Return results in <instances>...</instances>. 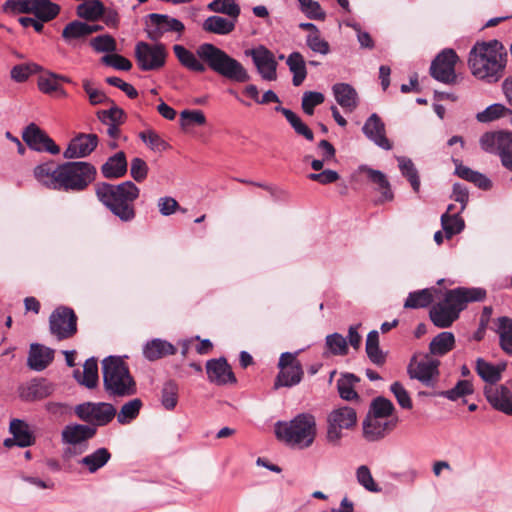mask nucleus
I'll return each instance as SVG.
<instances>
[{"label":"nucleus","instance_id":"64","mask_svg":"<svg viewBox=\"0 0 512 512\" xmlns=\"http://www.w3.org/2000/svg\"><path fill=\"white\" fill-rule=\"evenodd\" d=\"M140 137L152 150L161 151L167 147L166 142L153 130L142 132Z\"/></svg>","mask_w":512,"mask_h":512},{"label":"nucleus","instance_id":"50","mask_svg":"<svg viewBox=\"0 0 512 512\" xmlns=\"http://www.w3.org/2000/svg\"><path fill=\"white\" fill-rule=\"evenodd\" d=\"M87 36H89L88 24L80 21L68 23L62 31V37L67 42L84 39Z\"/></svg>","mask_w":512,"mask_h":512},{"label":"nucleus","instance_id":"58","mask_svg":"<svg viewBox=\"0 0 512 512\" xmlns=\"http://www.w3.org/2000/svg\"><path fill=\"white\" fill-rule=\"evenodd\" d=\"M325 100L321 92L307 91L302 97V109L307 115H313L314 108L322 104Z\"/></svg>","mask_w":512,"mask_h":512},{"label":"nucleus","instance_id":"31","mask_svg":"<svg viewBox=\"0 0 512 512\" xmlns=\"http://www.w3.org/2000/svg\"><path fill=\"white\" fill-rule=\"evenodd\" d=\"M143 353L148 360L154 361L164 356L175 354L176 348L165 340L154 339L145 345Z\"/></svg>","mask_w":512,"mask_h":512},{"label":"nucleus","instance_id":"7","mask_svg":"<svg viewBox=\"0 0 512 512\" xmlns=\"http://www.w3.org/2000/svg\"><path fill=\"white\" fill-rule=\"evenodd\" d=\"M96 169L88 162H66L59 165L58 190L82 191L95 178Z\"/></svg>","mask_w":512,"mask_h":512},{"label":"nucleus","instance_id":"60","mask_svg":"<svg viewBox=\"0 0 512 512\" xmlns=\"http://www.w3.org/2000/svg\"><path fill=\"white\" fill-rule=\"evenodd\" d=\"M506 108L501 104H492L476 116L477 120L482 123L494 121L505 115Z\"/></svg>","mask_w":512,"mask_h":512},{"label":"nucleus","instance_id":"11","mask_svg":"<svg viewBox=\"0 0 512 512\" xmlns=\"http://www.w3.org/2000/svg\"><path fill=\"white\" fill-rule=\"evenodd\" d=\"M481 148L488 152L498 154L503 166L512 170V133L511 132H487L480 138Z\"/></svg>","mask_w":512,"mask_h":512},{"label":"nucleus","instance_id":"4","mask_svg":"<svg viewBox=\"0 0 512 512\" xmlns=\"http://www.w3.org/2000/svg\"><path fill=\"white\" fill-rule=\"evenodd\" d=\"M486 291L482 288H456L449 290L444 300L435 304L430 309V319L439 328L450 327L459 317V313L466 307L467 303L482 301Z\"/></svg>","mask_w":512,"mask_h":512},{"label":"nucleus","instance_id":"5","mask_svg":"<svg viewBox=\"0 0 512 512\" xmlns=\"http://www.w3.org/2000/svg\"><path fill=\"white\" fill-rule=\"evenodd\" d=\"M275 434L290 447L308 448L317 434L315 416L311 413H300L290 421H278L275 424Z\"/></svg>","mask_w":512,"mask_h":512},{"label":"nucleus","instance_id":"40","mask_svg":"<svg viewBox=\"0 0 512 512\" xmlns=\"http://www.w3.org/2000/svg\"><path fill=\"white\" fill-rule=\"evenodd\" d=\"M366 353L371 362L376 365H383L386 360L384 352L379 347V333L372 330L366 339Z\"/></svg>","mask_w":512,"mask_h":512},{"label":"nucleus","instance_id":"59","mask_svg":"<svg viewBox=\"0 0 512 512\" xmlns=\"http://www.w3.org/2000/svg\"><path fill=\"white\" fill-rule=\"evenodd\" d=\"M306 45L313 52L321 55H327L330 52L329 43L321 37L320 32L309 33L306 36Z\"/></svg>","mask_w":512,"mask_h":512},{"label":"nucleus","instance_id":"62","mask_svg":"<svg viewBox=\"0 0 512 512\" xmlns=\"http://www.w3.org/2000/svg\"><path fill=\"white\" fill-rule=\"evenodd\" d=\"M390 391L395 396L398 404L404 409L412 408V400L405 389V387L400 382H394L390 386Z\"/></svg>","mask_w":512,"mask_h":512},{"label":"nucleus","instance_id":"54","mask_svg":"<svg viewBox=\"0 0 512 512\" xmlns=\"http://www.w3.org/2000/svg\"><path fill=\"white\" fill-rule=\"evenodd\" d=\"M393 411L394 405L390 400L384 397H377L372 401L368 414L383 418H393Z\"/></svg>","mask_w":512,"mask_h":512},{"label":"nucleus","instance_id":"29","mask_svg":"<svg viewBox=\"0 0 512 512\" xmlns=\"http://www.w3.org/2000/svg\"><path fill=\"white\" fill-rule=\"evenodd\" d=\"M236 22L237 19L234 18L226 19L221 16H210L204 20L202 28L209 33L228 35L235 29Z\"/></svg>","mask_w":512,"mask_h":512},{"label":"nucleus","instance_id":"39","mask_svg":"<svg viewBox=\"0 0 512 512\" xmlns=\"http://www.w3.org/2000/svg\"><path fill=\"white\" fill-rule=\"evenodd\" d=\"M51 392L52 388L46 381H32L22 389L21 397L28 401L38 400L46 398Z\"/></svg>","mask_w":512,"mask_h":512},{"label":"nucleus","instance_id":"22","mask_svg":"<svg viewBox=\"0 0 512 512\" xmlns=\"http://www.w3.org/2000/svg\"><path fill=\"white\" fill-rule=\"evenodd\" d=\"M364 135L378 147L384 150H391L392 143L386 137L385 124L381 118L373 113L362 127Z\"/></svg>","mask_w":512,"mask_h":512},{"label":"nucleus","instance_id":"3","mask_svg":"<svg viewBox=\"0 0 512 512\" xmlns=\"http://www.w3.org/2000/svg\"><path fill=\"white\" fill-rule=\"evenodd\" d=\"M506 51L497 40L476 43L469 54V67L472 74L489 82H496L505 68Z\"/></svg>","mask_w":512,"mask_h":512},{"label":"nucleus","instance_id":"20","mask_svg":"<svg viewBox=\"0 0 512 512\" xmlns=\"http://www.w3.org/2000/svg\"><path fill=\"white\" fill-rule=\"evenodd\" d=\"M98 145V136L96 134L79 133L73 137L63 156L66 159L84 158L90 155Z\"/></svg>","mask_w":512,"mask_h":512},{"label":"nucleus","instance_id":"34","mask_svg":"<svg viewBox=\"0 0 512 512\" xmlns=\"http://www.w3.org/2000/svg\"><path fill=\"white\" fill-rule=\"evenodd\" d=\"M9 432L18 441L19 447H28L34 444L35 438L29 429V425L23 420H11Z\"/></svg>","mask_w":512,"mask_h":512},{"label":"nucleus","instance_id":"26","mask_svg":"<svg viewBox=\"0 0 512 512\" xmlns=\"http://www.w3.org/2000/svg\"><path fill=\"white\" fill-rule=\"evenodd\" d=\"M336 102L347 112H353L358 106V93L347 83H337L332 87Z\"/></svg>","mask_w":512,"mask_h":512},{"label":"nucleus","instance_id":"24","mask_svg":"<svg viewBox=\"0 0 512 512\" xmlns=\"http://www.w3.org/2000/svg\"><path fill=\"white\" fill-rule=\"evenodd\" d=\"M53 359V349L37 343L31 344L27 364L32 370H44Z\"/></svg>","mask_w":512,"mask_h":512},{"label":"nucleus","instance_id":"43","mask_svg":"<svg viewBox=\"0 0 512 512\" xmlns=\"http://www.w3.org/2000/svg\"><path fill=\"white\" fill-rule=\"evenodd\" d=\"M459 211L455 214L444 213L441 216V225L447 239L459 234L465 227L464 220L461 218Z\"/></svg>","mask_w":512,"mask_h":512},{"label":"nucleus","instance_id":"35","mask_svg":"<svg viewBox=\"0 0 512 512\" xmlns=\"http://www.w3.org/2000/svg\"><path fill=\"white\" fill-rule=\"evenodd\" d=\"M74 376L80 384L89 389L95 388L99 381L97 360L95 358L86 360L82 375L75 371Z\"/></svg>","mask_w":512,"mask_h":512},{"label":"nucleus","instance_id":"51","mask_svg":"<svg viewBox=\"0 0 512 512\" xmlns=\"http://www.w3.org/2000/svg\"><path fill=\"white\" fill-rule=\"evenodd\" d=\"M498 333L501 348L507 354L512 355V319L506 317L500 318Z\"/></svg>","mask_w":512,"mask_h":512},{"label":"nucleus","instance_id":"33","mask_svg":"<svg viewBox=\"0 0 512 512\" xmlns=\"http://www.w3.org/2000/svg\"><path fill=\"white\" fill-rule=\"evenodd\" d=\"M455 347V337L451 332H441L429 344V355L443 356Z\"/></svg>","mask_w":512,"mask_h":512},{"label":"nucleus","instance_id":"44","mask_svg":"<svg viewBox=\"0 0 512 512\" xmlns=\"http://www.w3.org/2000/svg\"><path fill=\"white\" fill-rule=\"evenodd\" d=\"M474 392L473 384L469 380H459L456 385L446 391H435L433 395L444 397L450 401H457L460 398L471 395Z\"/></svg>","mask_w":512,"mask_h":512},{"label":"nucleus","instance_id":"15","mask_svg":"<svg viewBox=\"0 0 512 512\" xmlns=\"http://www.w3.org/2000/svg\"><path fill=\"white\" fill-rule=\"evenodd\" d=\"M457 61L458 56L453 49H444L431 63V76L439 82L454 84L457 78L455 73Z\"/></svg>","mask_w":512,"mask_h":512},{"label":"nucleus","instance_id":"61","mask_svg":"<svg viewBox=\"0 0 512 512\" xmlns=\"http://www.w3.org/2000/svg\"><path fill=\"white\" fill-rule=\"evenodd\" d=\"M102 63L107 66L113 67L117 70L128 71L132 67V63L122 55L119 54H106L101 58Z\"/></svg>","mask_w":512,"mask_h":512},{"label":"nucleus","instance_id":"55","mask_svg":"<svg viewBox=\"0 0 512 512\" xmlns=\"http://www.w3.org/2000/svg\"><path fill=\"white\" fill-rule=\"evenodd\" d=\"M326 345L334 355H346L348 345L346 339L339 333H333L326 337Z\"/></svg>","mask_w":512,"mask_h":512},{"label":"nucleus","instance_id":"56","mask_svg":"<svg viewBox=\"0 0 512 512\" xmlns=\"http://www.w3.org/2000/svg\"><path fill=\"white\" fill-rule=\"evenodd\" d=\"M358 483L370 492H379L380 488L375 483L370 469L366 465H361L356 470Z\"/></svg>","mask_w":512,"mask_h":512},{"label":"nucleus","instance_id":"57","mask_svg":"<svg viewBox=\"0 0 512 512\" xmlns=\"http://www.w3.org/2000/svg\"><path fill=\"white\" fill-rule=\"evenodd\" d=\"M90 45L97 52L113 53L117 49L115 39L108 35H100L90 41Z\"/></svg>","mask_w":512,"mask_h":512},{"label":"nucleus","instance_id":"25","mask_svg":"<svg viewBox=\"0 0 512 512\" xmlns=\"http://www.w3.org/2000/svg\"><path fill=\"white\" fill-rule=\"evenodd\" d=\"M59 165L54 161L41 163L34 168L33 175L35 179L45 187L58 190L59 185Z\"/></svg>","mask_w":512,"mask_h":512},{"label":"nucleus","instance_id":"28","mask_svg":"<svg viewBox=\"0 0 512 512\" xmlns=\"http://www.w3.org/2000/svg\"><path fill=\"white\" fill-rule=\"evenodd\" d=\"M95 434V427L83 424H71L67 425L62 430V440L64 443L76 445L92 438Z\"/></svg>","mask_w":512,"mask_h":512},{"label":"nucleus","instance_id":"13","mask_svg":"<svg viewBox=\"0 0 512 512\" xmlns=\"http://www.w3.org/2000/svg\"><path fill=\"white\" fill-rule=\"evenodd\" d=\"M279 373L274 382V389L280 387H292L299 384L303 377L301 363L296 359V354L282 353L278 362Z\"/></svg>","mask_w":512,"mask_h":512},{"label":"nucleus","instance_id":"30","mask_svg":"<svg viewBox=\"0 0 512 512\" xmlns=\"http://www.w3.org/2000/svg\"><path fill=\"white\" fill-rule=\"evenodd\" d=\"M111 459V453L107 448L101 447L83 457L79 464L85 467L90 473H95L104 467Z\"/></svg>","mask_w":512,"mask_h":512},{"label":"nucleus","instance_id":"8","mask_svg":"<svg viewBox=\"0 0 512 512\" xmlns=\"http://www.w3.org/2000/svg\"><path fill=\"white\" fill-rule=\"evenodd\" d=\"M326 439L330 444H338L344 430H350L357 424V412L350 406H338L327 415Z\"/></svg>","mask_w":512,"mask_h":512},{"label":"nucleus","instance_id":"1","mask_svg":"<svg viewBox=\"0 0 512 512\" xmlns=\"http://www.w3.org/2000/svg\"><path fill=\"white\" fill-rule=\"evenodd\" d=\"M173 52L180 64L188 70L202 73L207 65L232 82L245 83L250 80V74L241 62L211 43L199 45L196 54L180 44L173 46Z\"/></svg>","mask_w":512,"mask_h":512},{"label":"nucleus","instance_id":"6","mask_svg":"<svg viewBox=\"0 0 512 512\" xmlns=\"http://www.w3.org/2000/svg\"><path fill=\"white\" fill-rule=\"evenodd\" d=\"M102 374L104 390L110 397L123 398L136 394V381L121 357H106L102 361Z\"/></svg>","mask_w":512,"mask_h":512},{"label":"nucleus","instance_id":"18","mask_svg":"<svg viewBox=\"0 0 512 512\" xmlns=\"http://www.w3.org/2000/svg\"><path fill=\"white\" fill-rule=\"evenodd\" d=\"M22 138L25 143L35 151L48 152L52 155H56L60 152L59 146L35 123H30L24 129Z\"/></svg>","mask_w":512,"mask_h":512},{"label":"nucleus","instance_id":"45","mask_svg":"<svg viewBox=\"0 0 512 512\" xmlns=\"http://www.w3.org/2000/svg\"><path fill=\"white\" fill-rule=\"evenodd\" d=\"M433 302V294L431 289H422L409 293L404 302L406 309H419L428 307Z\"/></svg>","mask_w":512,"mask_h":512},{"label":"nucleus","instance_id":"10","mask_svg":"<svg viewBox=\"0 0 512 512\" xmlns=\"http://www.w3.org/2000/svg\"><path fill=\"white\" fill-rule=\"evenodd\" d=\"M76 416L89 426H106L116 416V408L107 402H84L75 407Z\"/></svg>","mask_w":512,"mask_h":512},{"label":"nucleus","instance_id":"38","mask_svg":"<svg viewBox=\"0 0 512 512\" xmlns=\"http://www.w3.org/2000/svg\"><path fill=\"white\" fill-rule=\"evenodd\" d=\"M39 90L48 95H55L57 97H66L67 93L59 84L58 74L47 73L42 75L38 80Z\"/></svg>","mask_w":512,"mask_h":512},{"label":"nucleus","instance_id":"23","mask_svg":"<svg viewBox=\"0 0 512 512\" xmlns=\"http://www.w3.org/2000/svg\"><path fill=\"white\" fill-rule=\"evenodd\" d=\"M206 372L210 382L217 385L235 383L236 378L226 359H211L206 363Z\"/></svg>","mask_w":512,"mask_h":512},{"label":"nucleus","instance_id":"41","mask_svg":"<svg viewBox=\"0 0 512 512\" xmlns=\"http://www.w3.org/2000/svg\"><path fill=\"white\" fill-rule=\"evenodd\" d=\"M363 171L366 172L367 177L370 181L377 185V189L382 194V201H390L393 199V193L391 191L390 184L387 180V177L384 173L379 170H374L372 168L364 167Z\"/></svg>","mask_w":512,"mask_h":512},{"label":"nucleus","instance_id":"37","mask_svg":"<svg viewBox=\"0 0 512 512\" xmlns=\"http://www.w3.org/2000/svg\"><path fill=\"white\" fill-rule=\"evenodd\" d=\"M503 370L504 366L493 365L482 358L476 360V372L488 385L497 383L501 379Z\"/></svg>","mask_w":512,"mask_h":512},{"label":"nucleus","instance_id":"49","mask_svg":"<svg viewBox=\"0 0 512 512\" xmlns=\"http://www.w3.org/2000/svg\"><path fill=\"white\" fill-rule=\"evenodd\" d=\"M207 8L212 12L225 14L234 19L240 15V7L235 0H213L207 5Z\"/></svg>","mask_w":512,"mask_h":512},{"label":"nucleus","instance_id":"53","mask_svg":"<svg viewBox=\"0 0 512 512\" xmlns=\"http://www.w3.org/2000/svg\"><path fill=\"white\" fill-rule=\"evenodd\" d=\"M178 385L174 381H168L163 385L161 403L167 410H173L178 403Z\"/></svg>","mask_w":512,"mask_h":512},{"label":"nucleus","instance_id":"46","mask_svg":"<svg viewBox=\"0 0 512 512\" xmlns=\"http://www.w3.org/2000/svg\"><path fill=\"white\" fill-rule=\"evenodd\" d=\"M398 166L401 171V174L407 178L410 182L412 189L415 192H419L420 189V179L418 175V171L410 158L404 156H398L397 158Z\"/></svg>","mask_w":512,"mask_h":512},{"label":"nucleus","instance_id":"36","mask_svg":"<svg viewBox=\"0 0 512 512\" xmlns=\"http://www.w3.org/2000/svg\"><path fill=\"white\" fill-rule=\"evenodd\" d=\"M286 63L293 74V85L300 86L307 75L306 64L302 54L299 52H292L287 57Z\"/></svg>","mask_w":512,"mask_h":512},{"label":"nucleus","instance_id":"12","mask_svg":"<svg viewBox=\"0 0 512 512\" xmlns=\"http://www.w3.org/2000/svg\"><path fill=\"white\" fill-rule=\"evenodd\" d=\"M415 356L409 366L408 373L410 378L419 380L427 387H434L438 380L440 361L429 354Z\"/></svg>","mask_w":512,"mask_h":512},{"label":"nucleus","instance_id":"48","mask_svg":"<svg viewBox=\"0 0 512 512\" xmlns=\"http://www.w3.org/2000/svg\"><path fill=\"white\" fill-rule=\"evenodd\" d=\"M142 406L143 403L139 398H134L126 402L122 405L120 411L118 413L116 412L117 421L123 425L130 423L138 416Z\"/></svg>","mask_w":512,"mask_h":512},{"label":"nucleus","instance_id":"21","mask_svg":"<svg viewBox=\"0 0 512 512\" xmlns=\"http://www.w3.org/2000/svg\"><path fill=\"white\" fill-rule=\"evenodd\" d=\"M484 394L489 404L497 411L512 416V392L504 385H487Z\"/></svg>","mask_w":512,"mask_h":512},{"label":"nucleus","instance_id":"14","mask_svg":"<svg viewBox=\"0 0 512 512\" xmlns=\"http://www.w3.org/2000/svg\"><path fill=\"white\" fill-rule=\"evenodd\" d=\"M49 325L58 340L68 339L77 332V317L72 309L59 307L50 315Z\"/></svg>","mask_w":512,"mask_h":512},{"label":"nucleus","instance_id":"52","mask_svg":"<svg viewBox=\"0 0 512 512\" xmlns=\"http://www.w3.org/2000/svg\"><path fill=\"white\" fill-rule=\"evenodd\" d=\"M97 118L103 124L121 125L125 122L126 114L122 108L113 105L110 109L98 111Z\"/></svg>","mask_w":512,"mask_h":512},{"label":"nucleus","instance_id":"47","mask_svg":"<svg viewBox=\"0 0 512 512\" xmlns=\"http://www.w3.org/2000/svg\"><path fill=\"white\" fill-rule=\"evenodd\" d=\"M76 11L80 18L95 21L104 13V5L99 0L85 1L78 5Z\"/></svg>","mask_w":512,"mask_h":512},{"label":"nucleus","instance_id":"27","mask_svg":"<svg viewBox=\"0 0 512 512\" xmlns=\"http://www.w3.org/2000/svg\"><path fill=\"white\" fill-rule=\"evenodd\" d=\"M127 167L126 155L123 151H119L106 160L101 167V173L104 178L117 179L126 174Z\"/></svg>","mask_w":512,"mask_h":512},{"label":"nucleus","instance_id":"2","mask_svg":"<svg viewBox=\"0 0 512 512\" xmlns=\"http://www.w3.org/2000/svg\"><path fill=\"white\" fill-rule=\"evenodd\" d=\"M97 199L122 222H131L136 217L135 200L140 189L132 182L125 181L114 185L106 182L95 187Z\"/></svg>","mask_w":512,"mask_h":512},{"label":"nucleus","instance_id":"9","mask_svg":"<svg viewBox=\"0 0 512 512\" xmlns=\"http://www.w3.org/2000/svg\"><path fill=\"white\" fill-rule=\"evenodd\" d=\"M167 49L162 43L140 41L135 45V59L142 71H158L166 64Z\"/></svg>","mask_w":512,"mask_h":512},{"label":"nucleus","instance_id":"32","mask_svg":"<svg viewBox=\"0 0 512 512\" xmlns=\"http://www.w3.org/2000/svg\"><path fill=\"white\" fill-rule=\"evenodd\" d=\"M359 382V378L354 374H343L337 380V390L340 397L345 401H359L360 396L355 391V385Z\"/></svg>","mask_w":512,"mask_h":512},{"label":"nucleus","instance_id":"19","mask_svg":"<svg viewBox=\"0 0 512 512\" xmlns=\"http://www.w3.org/2000/svg\"><path fill=\"white\" fill-rule=\"evenodd\" d=\"M397 424L395 418H383L367 414L363 421V436L368 441H378L390 433Z\"/></svg>","mask_w":512,"mask_h":512},{"label":"nucleus","instance_id":"17","mask_svg":"<svg viewBox=\"0 0 512 512\" xmlns=\"http://www.w3.org/2000/svg\"><path fill=\"white\" fill-rule=\"evenodd\" d=\"M245 53L247 56H251L257 72L263 80L275 81L277 79L278 63L274 54L269 49L260 45L254 49L246 51Z\"/></svg>","mask_w":512,"mask_h":512},{"label":"nucleus","instance_id":"63","mask_svg":"<svg viewBox=\"0 0 512 512\" xmlns=\"http://www.w3.org/2000/svg\"><path fill=\"white\" fill-rule=\"evenodd\" d=\"M287 121L290 123V125L293 127V129L298 135L303 136L309 141H312L314 139V134L312 130L294 112L289 114V118L287 119Z\"/></svg>","mask_w":512,"mask_h":512},{"label":"nucleus","instance_id":"16","mask_svg":"<svg viewBox=\"0 0 512 512\" xmlns=\"http://www.w3.org/2000/svg\"><path fill=\"white\" fill-rule=\"evenodd\" d=\"M147 17L150 22L147 33L151 40L158 41L168 32L177 33V39H180L185 30V26L180 20L166 14L151 13Z\"/></svg>","mask_w":512,"mask_h":512},{"label":"nucleus","instance_id":"42","mask_svg":"<svg viewBox=\"0 0 512 512\" xmlns=\"http://www.w3.org/2000/svg\"><path fill=\"white\" fill-rule=\"evenodd\" d=\"M59 11L60 7L50 0L33 1L32 13L44 22L54 19Z\"/></svg>","mask_w":512,"mask_h":512}]
</instances>
